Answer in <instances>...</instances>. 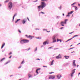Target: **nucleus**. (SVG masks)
<instances>
[{"label": "nucleus", "instance_id": "obj_24", "mask_svg": "<svg viewBox=\"0 0 80 80\" xmlns=\"http://www.w3.org/2000/svg\"><path fill=\"white\" fill-rule=\"evenodd\" d=\"M16 15H17V14H14V16H13V20H14V18H15V16H16Z\"/></svg>", "mask_w": 80, "mask_h": 80}, {"label": "nucleus", "instance_id": "obj_21", "mask_svg": "<svg viewBox=\"0 0 80 80\" xmlns=\"http://www.w3.org/2000/svg\"><path fill=\"white\" fill-rule=\"evenodd\" d=\"M19 20H20V19H17V20L15 21V23H17L18 22V21H19Z\"/></svg>", "mask_w": 80, "mask_h": 80}, {"label": "nucleus", "instance_id": "obj_55", "mask_svg": "<svg viewBox=\"0 0 80 80\" xmlns=\"http://www.w3.org/2000/svg\"><path fill=\"white\" fill-rule=\"evenodd\" d=\"M72 45H71V46H70V47H72Z\"/></svg>", "mask_w": 80, "mask_h": 80}, {"label": "nucleus", "instance_id": "obj_57", "mask_svg": "<svg viewBox=\"0 0 80 80\" xmlns=\"http://www.w3.org/2000/svg\"><path fill=\"white\" fill-rule=\"evenodd\" d=\"M2 5V4H0V7H1V6Z\"/></svg>", "mask_w": 80, "mask_h": 80}, {"label": "nucleus", "instance_id": "obj_35", "mask_svg": "<svg viewBox=\"0 0 80 80\" xmlns=\"http://www.w3.org/2000/svg\"><path fill=\"white\" fill-rule=\"evenodd\" d=\"M22 67V66L21 65V66H19L18 68H20Z\"/></svg>", "mask_w": 80, "mask_h": 80}, {"label": "nucleus", "instance_id": "obj_23", "mask_svg": "<svg viewBox=\"0 0 80 80\" xmlns=\"http://www.w3.org/2000/svg\"><path fill=\"white\" fill-rule=\"evenodd\" d=\"M37 38V39H42V38H41V37H38V38Z\"/></svg>", "mask_w": 80, "mask_h": 80}, {"label": "nucleus", "instance_id": "obj_49", "mask_svg": "<svg viewBox=\"0 0 80 80\" xmlns=\"http://www.w3.org/2000/svg\"><path fill=\"white\" fill-rule=\"evenodd\" d=\"M62 15H63V16H64V14L63 13V14H62Z\"/></svg>", "mask_w": 80, "mask_h": 80}, {"label": "nucleus", "instance_id": "obj_36", "mask_svg": "<svg viewBox=\"0 0 80 80\" xmlns=\"http://www.w3.org/2000/svg\"><path fill=\"white\" fill-rule=\"evenodd\" d=\"M41 13H42L43 14H45V12H41Z\"/></svg>", "mask_w": 80, "mask_h": 80}, {"label": "nucleus", "instance_id": "obj_42", "mask_svg": "<svg viewBox=\"0 0 80 80\" xmlns=\"http://www.w3.org/2000/svg\"><path fill=\"white\" fill-rule=\"evenodd\" d=\"M12 57V55L10 56L9 57V58H11Z\"/></svg>", "mask_w": 80, "mask_h": 80}, {"label": "nucleus", "instance_id": "obj_52", "mask_svg": "<svg viewBox=\"0 0 80 80\" xmlns=\"http://www.w3.org/2000/svg\"><path fill=\"white\" fill-rule=\"evenodd\" d=\"M79 66V65H77V67H78V66Z\"/></svg>", "mask_w": 80, "mask_h": 80}, {"label": "nucleus", "instance_id": "obj_22", "mask_svg": "<svg viewBox=\"0 0 80 80\" xmlns=\"http://www.w3.org/2000/svg\"><path fill=\"white\" fill-rule=\"evenodd\" d=\"M9 1V0H6L5 1V3H7V2H8V1Z\"/></svg>", "mask_w": 80, "mask_h": 80}, {"label": "nucleus", "instance_id": "obj_34", "mask_svg": "<svg viewBox=\"0 0 80 80\" xmlns=\"http://www.w3.org/2000/svg\"><path fill=\"white\" fill-rule=\"evenodd\" d=\"M75 3H76V2H74V3H73L71 5H74V4H75Z\"/></svg>", "mask_w": 80, "mask_h": 80}, {"label": "nucleus", "instance_id": "obj_26", "mask_svg": "<svg viewBox=\"0 0 80 80\" xmlns=\"http://www.w3.org/2000/svg\"><path fill=\"white\" fill-rule=\"evenodd\" d=\"M59 41H60V42H62V40H60V39H58V40H57V42H58Z\"/></svg>", "mask_w": 80, "mask_h": 80}, {"label": "nucleus", "instance_id": "obj_8", "mask_svg": "<svg viewBox=\"0 0 80 80\" xmlns=\"http://www.w3.org/2000/svg\"><path fill=\"white\" fill-rule=\"evenodd\" d=\"M56 58L57 59L60 58H62V56L60 55V54H59L58 56L56 57Z\"/></svg>", "mask_w": 80, "mask_h": 80}, {"label": "nucleus", "instance_id": "obj_50", "mask_svg": "<svg viewBox=\"0 0 80 80\" xmlns=\"http://www.w3.org/2000/svg\"><path fill=\"white\" fill-rule=\"evenodd\" d=\"M36 60H40V59H36Z\"/></svg>", "mask_w": 80, "mask_h": 80}, {"label": "nucleus", "instance_id": "obj_15", "mask_svg": "<svg viewBox=\"0 0 80 80\" xmlns=\"http://www.w3.org/2000/svg\"><path fill=\"white\" fill-rule=\"evenodd\" d=\"M64 57H65V58L66 59H68V58H69V56H64Z\"/></svg>", "mask_w": 80, "mask_h": 80}, {"label": "nucleus", "instance_id": "obj_32", "mask_svg": "<svg viewBox=\"0 0 80 80\" xmlns=\"http://www.w3.org/2000/svg\"><path fill=\"white\" fill-rule=\"evenodd\" d=\"M52 73H54L53 72H49V74H52Z\"/></svg>", "mask_w": 80, "mask_h": 80}, {"label": "nucleus", "instance_id": "obj_64", "mask_svg": "<svg viewBox=\"0 0 80 80\" xmlns=\"http://www.w3.org/2000/svg\"><path fill=\"white\" fill-rule=\"evenodd\" d=\"M79 40H80V39H79Z\"/></svg>", "mask_w": 80, "mask_h": 80}, {"label": "nucleus", "instance_id": "obj_25", "mask_svg": "<svg viewBox=\"0 0 80 80\" xmlns=\"http://www.w3.org/2000/svg\"><path fill=\"white\" fill-rule=\"evenodd\" d=\"M53 62H54V60H53L52 61V62H51V65H53Z\"/></svg>", "mask_w": 80, "mask_h": 80}, {"label": "nucleus", "instance_id": "obj_43", "mask_svg": "<svg viewBox=\"0 0 80 80\" xmlns=\"http://www.w3.org/2000/svg\"><path fill=\"white\" fill-rule=\"evenodd\" d=\"M47 0H41V1H46Z\"/></svg>", "mask_w": 80, "mask_h": 80}, {"label": "nucleus", "instance_id": "obj_62", "mask_svg": "<svg viewBox=\"0 0 80 80\" xmlns=\"http://www.w3.org/2000/svg\"><path fill=\"white\" fill-rule=\"evenodd\" d=\"M79 27H80V24L79 25Z\"/></svg>", "mask_w": 80, "mask_h": 80}, {"label": "nucleus", "instance_id": "obj_16", "mask_svg": "<svg viewBox=\"0 0 80 80\" xmlns=\"http://www.w3.org/2000/svg\"><path fill=\"white\" fill-rule=\"evenodd\" d=\"M5 43H4L2 45V46L1 47V48H3V47H4V46H5Z\"/></svg>", "mask_w": 80, "mask_h": 80}, {"label": "nucleus", "instance_id": "obj_13", "mask_svg": "<svg viewBox=\"0 0 80 80\" xmlns=\"http://www.w3.org/2000/svg\"><path fill=\"white\" fill-rule=\"evenodd\" d=\"M39 70H40V68L38 69H37L36 70V72L38 74V71H39Z\"/></svg>", "mask_w": 80, "mask_h": 80}, {"label": "nucleus", "instance_id": "obj_58", "mask_svg": "<svg viewBox=\"0 0 80 80\" xmlns=\"http://www.w3.org/2000/svg\"><path fill=\"white\" fill-rule=\"evenodd\" d=\"M47 32H50V31H47Z\"/></svg>", "mask_w": 80, "mask_h": 80}, {"label": "nucleus", "instance_id": "obj_53", "mask_svg": "<svg viewBox=\"0 0 80 80\" xmlns=\"http://www.w3.org/2000/svg\"><path fill=\"white\" fill-rule=\"evenodd\" d=\"M78 5H79V6H80V4H78Z\"/></svg>", "mask_w": 80, "mask_h": 80}, {"label": "nucleus", "instance_id": "obj_10", "mask_svg": "<svg viewBox=\"0 0 80 80\" xmlns=\"http://www.w3.org/2000/svg\"><path fill=\"white\" fill-rule=\"evenodd\" d=\"M25 36L27 37L28 38H31V40H32V36L29 35V36H28L27 35H25Z\"/></svg>", "mask_w": 80, "mask_h": 80}, {"label": "nucleus", "instance_id": "obj_7", "mask_svg": "<svg viewBox=\"0 0 80 80\" xmlns=\"http://www.w3.org/2000/svg\"><path fill=\"white\" fill-rule=\"evenodd\" d=\"M55 36H53V37L52 38V40H53V42H55L56 41V39H55Z\"/></svg>", "mask_w": 80, "mask_h": 80}, {"label": "nucleus", "instance_id": "obj_20", "mask_svg": "<svg viewBox=\"0 0 80 80\" xmlns=\"http://www.w3.org/2000/svg\"><path fill=\"white\" fill-rule=\"evenodd\" d=\"M10 61H8L7 62H6L5 63V65H7V64H8V63H10Z\"/></svg>", "mask_w": 80, "mask_h": 80}, {"label": "nucleus", "instance_id": "obj_12", "mask_svg": "<svg viewBox=\"0 0 80 80\" xmlns=\"http://www.w3.org/2000/svg\"><path fill=\"white\" fill-rule=\"evenodd\" d=\"M57 77H58V79H60L62 77V76H61V75H58L57 76Z\"/></svg>", "mask_w": 80, "mask_h": 80}, {"label": "nucleus", "instance_id": "obj_61", "mask_svg": "<svg viewBox=\"0 0 80 80\" xmlns=\"http://www.w3.org/2000/svg\"><path fill=\"white\" fill-rule=\"evenodd\" d=\"M68 42V41H66V42Z\"/></svg>", "mask_w": 80, "mask_h": 80}, {"label": "nucleus", "instance_id": "obj_48", "mask_svg": "<svg viewBox=\"0 0 80 80\" xmlns=\"http://www.w3.org/2000/svg\"><path fill=\"white\" fill-rule=\"evenodd\" d=\"M12 76H13V75H11L10 76V77H12Z\"/></svg>", "mask_w": 80, "mask_h": 80}, {"label": "nucleus", "instance_id": "obj_44", "mask_svg": "<svg viewBox=\"0 0 80 80\" xmlns=\"http://www.w3.org/2000/svg\"><path fill=\"white\" fill-rule=\"evenodd\" d=\"M62 28H63V27H62L60 28V29H62Z\"/></svg>", "mask_w": 80, "mask_h": 80}, {"label": "nucleus", "instance_id": "obj_33", "mask_svg": "<svg viewBox=\"0 0 80 80\" xmlns=\"http://www.w3.org/2000/svg\"><path fill=\"white\" fill-rule=\"evenodd\" d=\"M18 32H19V33H21V31H20V30L18 29Z\"/></svg>", "mask_w": 80, "mask_h": 80}, {"label": "nucleus", "instance_id": "obj_56", "mask_svg": "<svg viewBox=\"0 0 80 80\" xmlns=\"http://www.w3.org/2000/svg\"><path fill=\"white\" fill-rule=\"evenodd\" d=\"M36 30H39V29H36Z\"/></svg>", "mask_w": 80, "mask_h": 80}, {"label": "nucleus", "instance_id": "obj_60", "mask_svg": "<svg viewBox=\"0 0 80 80\" xmlns=\"http://www.w3.org/2000/svg\"><path fill=\"white\" fill-rule=\"evenodd\" d=\"M73 32H72V33H73Z\"/></svg>", "mask_w": 80, "mask_h": 80}, {"label": "nucleus", "instance_id": "obj_19", "mask_svg": "<svg viewBox=\"0 0 80 80\" xmlns=\"http://www.w3.org/2000/svg\"><path fill=\"white\" fill-rule=\"evenodd\" d=\"M5 58H2L1 60V62H2L3 61V60H5Z\"/></svg>", "mask_w": 80, "mask_h": 80}, {"label": "nucleus", "instance_id": "obj_2", "mask_svg": "<svg viewBox=\"0 0 80 80\" xmlns=\"http://www.w3.org/2000/svg\"><path fill=\"white\" fill-rule=\"evenodd\" d=\"M29 42V40H27V39H23L22 40L20 41V43H21L22 44L23 43H28Z\"/></svg>", "mask_w": 80, "mask_h": 80}, {"label": "nucleus", "instance_id": "obj_59", "mask_svg": "<svg viewBox=\"0 0 80 80\" xmlns=\"http://www.w3.org/2000/svg\"><path fill=\"white\" fill-rule=\"evenodd\" d=\"M73 52H71L72 53H73Z\"/></svg>", "mask_w": 80, "mask_h": 80}, {"label": "nucleus", "instance_id": "obj_30", "mask_svg": "<svg viewBox=\"0 0 80 80\" xmlns=\"http://www.w3.org/2000/svg\"><path fill=\"white\" fill-rule=\"evenodd\" d=\"M72 39H73L72 38H71L70 39H68V41H70V40H72Z\"/></svg>", "mask_w": 80, "mask_h": 80}, {"label": "nucleus", "instance_id": "obj_40", "mask_svg": "<svg viewBox=\"0 0 80 80\" xmlns=\"http://www.w3.org/2000/svg\"><path fill=\"white\" fill-rule=\"evenodd\" d=\"M30 50V48H29L27 50L28 51L29 50Z\"/></svg>", "mask_w": 80, "mask_h": 80}, {"label": "nucleus", "instance_id": "obj_5", "mask_svg": "<svg viewBox=\"0 0 80 80\" xmlns=\"http://www.w3.org/2000/svg\"><path fill=\"white\" fill-rule=\"evenodd\" d=\"M73 11H72L71 12H70L68 13V15H66V17H69L70 16V14H72L73 13Z\"/></svg>", "mask_w": 80, "mask_h": 80}, {"label": "nucleus", "instance_id": "obj_27", "mask_svg": "<svg viewBox=\"0 0 80 80\" xmlns=\"http://www.w3.org/2000/svg\"><path fill=\"white\" fill-rule=\"evenodd\" d=\"M78 36L77 35H76L74 36L73 37H72V38H75V37H78Z\"/></svg>", "mask_w": 80, "mask_h": 80}, {"label": "nucleus", "instance_id": "obj_47", "mask_svg": "<svg viewBox=\"0 0 80 80\" xmlns=\"http://www.w3.org/2000/svg\"><path fill=\"white\" fill-rule=\"evenodd\" d=\"M72 32L69 33V34H72Z\"/></svg>", "mask_w": 80, "mask_h": 80}, {"label": "nucleus", "instance_id": "obj_29", "mask_svg": "<svg viewBox=\"0 0 80 80\" xmlns=\"http://www.w3.org/2000/svg\"><path fill=\"white\" fill-rule=\"evenodd\" d=\"M59 8L60 10H61L62 9V6H60V7Z\"/></svg>", "mask_w": 80, "mask_h": 80}, {"label": "nucleus", "instance_id": "obj_38", "mask_svg": "<svg viewBox=\"0 0 80 80\" xmlns=\"http://www.w3.org/2000/svg\"><path fill=\"white\" fill-rule=\"evenodd\" d=\"M12 52H10L9 54V55H11L12 54Z\"/></svg>", "mask_w": 80, "mask_h": 80}, {"label": "nucleus", "instance_id": "obj_51", "mask_svg": "<svg viewBox=\"0 0 80 80\" xmlns=\"http://www.w3.org/2000/svg\"><path fill=\"white\" fill-rule=\"evenodd\" d=\"M80 75V73L79 72V73H78V75Z\"/></svg>", "mask_w": 80, "mask_h": 80}, {"label": "nucleus", "instance_id": "obj_46", "mask_svg": "<svg viewBox=\"0 0 80 80\" xmlns=\"http://www.w3.org/2000/svg\"><path fill=\"white\" fill-rule=\"evenodd\" d=\"M37 50V48H36V50L35 51H36V50Z\"/></svg>", "mask_w": 80, "mask_h": 80}, {"label": "nucleus", "instance_id": "obj_63", "mask_svg": "<svg viewBox=\"0 0 80 80\" xmlns=\"http://www.w3.org/2000/svg\"><path fill=\"white\" fill-rule=\"evenodd\" d=\"M73 52H74V53H75V52H74V51H73Z\"/></svg>", "mask_w": 80, "mask_h": 80}, {"label": "nucleus", "instance_id": "obj_31", "mask_svg": "<svg viewBox=\"0 0 80 80\" xmlns=\"http://www.w3.org/2000/svg\"><path fill=\"white\" fill-rule=\"evenodd\" d=\"M23 62H24V60H23L21 63V64H23Z\"/></svg>", "mask_w": 80, "mask_h": 80}, {"label": "nucleus", "instance_id": "obj_37", "mask_svg": "<svg viewBox=\"0 0 80 80\" xmlns=\"http://www.w3.org/2000/svg\"><path fill=\"white\" fill-rule=\"evenodd\" d=\"M43 67H47V66H43Z\"/></svg>", "mask_w": 80, "mask_h": 80}, {"label": "nucleus", "instance_id": "obj_6", "mask_svg": "<svg viewBox=\"0 0 80 80\" xmlns=\"http://www.w3.org/2000/svg\"><path fill=\"white\" fill-rule=\"evenodd\" d=\"M73 67H76L77 66L75 64V60L73 61Z\"/></svg>", "mask_w": 80, "mask_h": 80}, {"label": "nucleus", "instance_id": "obj_1", "mask_svg": "<svg viewBox=\"0 0 80 80\" xmlns=\"http://www.w3.org/2000/svg\"><path fill=\"white\" fill-rule=\"evenodd\" d=\"M46 6V4L44 2H41V5L38 6V11H40L41 10V8L42 9H43L44 7Z\"/></svg>", "mask_w": 80, "mask_h": 80}, {"label": "nucleus", "instance_id": "obj_3", "mask_svg": "<svg viewBox=\"0 0 80 80\" xmlns=\"http://www.w3.org/2000/svg\"><path fill=\"white\" fill-rule=\"evenodd\" d=\"M12 7H13V4H12V3L11 2H9L8 5V8H9V9L10 10H11L12 8Z\"/></svg>", "mask_w": 80, "mask_h": 80}, {"label": "nucleus", "instance_id": "obj_45", "mask_svg": "<svg viewBox=\"0 0 80 80\" xmlns=\"http://www.w3.org/2000/svg\"><path fill=\"white\" fill-rule=\"evenodd\" d=\"M52 47H49V48H52Z\"/></svg>", "mask_w": 80, "mask_h": 80}, {"label": "nucleus", "instance_id": "obj_4", "mask_svg": "<svg viewBox=\"0 0 80 80\" xmlns=\"http://www.w3.org/2000/svg\"><path fill=\"white\" fill-rule=\"evenodd\" d=\"M68 19H65V22H61V24L62 25V26L64 27V24H66L67 22V21H68Z\"/></svg>", "mask_w": 80, "mask_h": 80}, {"label": "nucleus", "instance_id": "obj_11", "mask_svg": "<svg viewBox=\"0 0 80 80\" xmlns=\"http://www.w3.org/2000/svg\"><path fill=\"white\" fill-rule=\"evenodd\" d=\"M53 78H55V76H51L49 78V79H53Z\"/></svg>", "mask_w": 80, "mask_h": 80}, {"label": "nucleus", "instance_id": "obj_17", "mask_svg": "<svg viewBox=\"0 0 80 80\" xmlns=\"http://www.w3.org/2000/svg\"><path fill=\"white\" fill-rule=\"evenodd\" d=\"M73 7H75V10H77L78 8H77V7H76L75 6H73Z\"/></svg>", "mask_w": 80, "mask_h": 80}, {"label": "nucleus", "instance_id": "obj_9", "mask_svg": "<svg viewBox=\"0 0 80 80\" xmlns=\"http://www.w3.org/2000/svg\"><path fill=\"white\" fill-rule=\"evenodd\" d=\"M76 69H74V70L73 71H72V72H73L71 75V77H73V74L74 73H75V70Z\"/></svg>", "mask_w": 80, "mask_h": 80}, {"label": "nucleus", "instance_id": "obj_28", "mask_svg": "<svg viewBox=\"0 0 80 80\" xmlns=\"http://www.w3.org/2000/svg\"><path fill=\"white\" fill-rule=\"evenodd\" d=\"M28 76H29V78L32 77V75H31L29 74Z\"/></svg>", "mask_w": 80, "mask_h": 80}, {"label": "nucleus", "instance_id": "obj_18", "mask_svg": "<svg viewBox=\"0 0 80 80\" xmlns=\"http://www.w3.org/2000/svg\"><path fill=\"white\" fill-rule=\"evenodd\" d=\"M47 43V41H45L43 42V45H46Z\"/></svg>", "mask_w": 80, "mask_h": 80}, {"label": "nucleus", "instance_id": "obj_41", "mask_svg": "<svg viewBox=\"0 0 80 80\" xmlns=\"http://www.w3.org/2000/svg\"><path fill=\"white\" fill-rule=\"evenodd\" d=\"M73 48H71L70 50H71V49H73Z\"/></svg>", "mask_w": 80, "mask_h": 80}, {"label": "nucleus", "instance_id": "obj_54", "mask_svg": "<svg viewBox=\"0 0 80 80\" xmlns=\"http://www.w3.org/2000/svg\"><path fill=\"white\" fill-rule=\"evenodd\" d=\"M80 43H79L78 44V45H80Z\"/></svg>", "mask_w": 80, "mask_h": 80}, {"label": "nucleus", "instance_id": "obj_39", "mask_svg": "<svg viewBox=\"0 0 80 80\" xmlns=\"http://www.w3.org/2000/svg\"><path fill=\"white\" fill-rule=\"evenodd\" d=\"M29 22H30V20H29V18H28V17L27 18Z\"/></svg>", "mask_w": 80, "mask_h": 80}, {"label": "nucleus", "instance_id": "obj_14", "mask_svg": "<svg viewBox=\"0 0 80 80\" xmlns=\"http://www.w3.org/2000/svg\"><path fill=\"white\" fill-rule=\"evenodd\" d=\"M25 22H26V20H25V19H23L22 20V23L24 24V23H25Z\"/></svg>", "mask_w": 80, "mask_h": 80}]
</instances>
